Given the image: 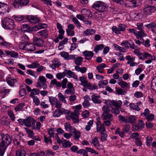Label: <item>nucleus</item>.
<instances>
[{
  "label": "nucleus",
  "mask_w": 156,
  "mask_h": 156,
  "mask_svg": "<svg viewBox=\"0 0 156 156\" xmlns=\"http://www.w3.org/2000/svg\"><path fill=\"white\" fill-rule=\"evenodd\" d=\"M102 110L103 111L101 115V118L102 119L113 120V116L112 114L110 113V109L108 106L104 105L102 107Z\"/></svg>",
  "instance_id": "f257e3e1"
},
{
  "label": "nucleus",
  "mask_w": 156,
  "mask_h": 156,
  "mask_svg": "<svg viewBox=\"0 0 156 156\" xmlns=\"http://www.w3.org/2000/svg\"><path fill=\"white\" fill-rule=\"evenodd\" d=\"M2 26L5 29L12 30L15 26L14 21L9 18H6L3 19L2 21Z\"/></svg>",
  "instance_id": "f03ea898"
},
{
  "label": "nucleus",
  "mask_w": 156,
  "mask_h": 156,
  "mask_svg": "<svg viewBox=\"0 0 156 156\" xmlns=\"http://www.w3.org/2000/svg\"><path fill=\"white\" fill-rule=\"evenodd\" d=\"M2 141L0 142V146L7 147L11 144L12 140L10 136L8 134H1Z\"/></svg>",
  "instance_id": "7ed1b4c3"
},
{
  "label": "nucleus",
  "mask_w": 156,
  "mask_h": 156,
  "mask_svg": "<svg viewBox=\"0 0 156 156\" xmlns=\"http://www.w3.org/2000/svg\"><path fill=\"white\" fill-rule=\"evenodd\" d=\"M93 7L94 8L99 12H103L105 11L107 9L106 4L102 1H98L95 2Z\"/></svg>",
  "instance_id": "20e7f679"
},
{
  "label": "nucleus",
  "mask_w": 156,
  "mask_h": 156,
  "mask_svg": "<svg viewBox=\"0 0 156 156\" xmlns=\"http://www.w3.org/2000/svg\"><path fill=\"white\" fill-rule=\"evenodd\" d=\"M79 79L81 82L80 84L84 87H87V89L90 90L96 89V86L95 85H91L90 83L83 76L80 77Z\"/></svg>",
  "instance_id": "39448f33"
},
{
  "label": "nucleus",
  "mask_w": 156,
  "mask_h": 156,
  "mask_svg": "<svg viewBox=\"0 0 156 156\" xmlns=\"http://www.w3.org/2000/svg\"><path fill=\"white\" fill-rule=\"evenodd\" d=\"M37 87H42L44 90H45L47 87L46 83V79L44 76H40L38 80V82L36 83Z\"/></svg>",
  "instance_id": "423d86ee"
},
{
  "label": "nucleus",
  "mask_w": 156,
  "mask_h": 156,
  "mask_svg": "<svg viewBox=\"0 0 156 156\" xmlns=\"http://www.w3.org/2000/svg\"><path fill=\"white\" fill-rule=\"evenodd\" d=\"M155 10V8L154 6L147 5L143 9L144 15L147 16H150Z\"/></svg>",
  "instance_id": "0eeeda50"
},
{
  "label": "nucleus",
  "mask_w": 156,
  "mask_h": 156,
  "mask_svg": "<svg viewBox=\"0 0 156 156\" xmlns=\"http://www.w3.org/2000/svg\"><path fill=\"white\" fill-rule=\"evenodd\" d=\"M144 126V123L142 120H140L138 122L137 124L133 125L132 126V130L133 131L138 130L143 128Z\"/></svg>",
  "instance_id": "6e6552de"
},
{
  "label": "nucleus",
  "mask_w": 156,
  "mask_h": 156,
  "mask_svg": "<svg viewBox=\"0 0 156 156\" xmlns=\"http://www.w3.org/2000/svg\"><path fill=\"white\" fill-rule=\"evenodd\" d=\"M35 120L31 117H29L25 119L24 125L27 127H30L31 124H34Z\"/></svg>",
  "instance_id": "1a4fd4ad"
},
{
  "label": "nucleus",
  "mask_w": 156,
  "mask_h": 156,
  "mask_svg": "<svg viewBox=\"0 0 156 156\" xmlns=\"http://www.w3.org/2000/svg\"><path fill=\"white\" fill-rule=\"evenodd\" d=\"M91 143L93 144L99 150H102L104 149L103 146L102 145L99 144V141L96 137L94 138L92 140Z\"/></svg>",
  "instance_id": "9d476101"
},
{
  "label": "nucleus",
  "mask_w": 156,
  "mask_h": 156,
  "mask_svg": "<svg viewBox=\"0 0 156 156\" xmlns=\"http://www.w3.org/2000/svg\"><path fill=\"white\" fill-rule=\"evenodd\" d=\"M28 21L31 23L36 24L39 21V19L35 16L29 15L27 16Z\"/></svg>",
  "instance_id": "9b49d317"
},
{
  "label": "nucleus",
  "mask_w": 156,
  "mask_h": 156,
  "mask_svg": "<svg viewBox=\"0 0 156 156\" xmlns=\"http://www.w3.org/2000/svg\"><path fill=\"white\" fill-rule=\"evenodd\" d=\"M60 55L65 60H69L74 59L75 56L73 55H69L68 53L66 51H62L60 53Z\"/></svg>",
  "instance_id": "f8f14e48"
},
{
  "label": "nucleus",
  "mask_w": 156,
  "mask_h": 156,
  "mask_svg": "<svg viewBox=\"0 0 156 156\" xmlns=\"http://www.w3.org/2000/svg\"><path fill=\"white\" fill-rule=\"evenodd\" d=\"M97 131L98 132H100L101 131L102 133L105 132V127L104 124H101L100 121H98L97 123Z\"/></svg>",
  "instance_id": "ddd939ff"
},
{
  "label": "nucleus",
  "mask_w": 156,
  "mask_h": 156,
  "mask_svg": "<svg viewBox=\"0 0 156 156\" xmlns=\"http://www.w3.org/2000/svg\"><path fill=\"white\" fill-rule=\"evenodd\" d=\"M33 42L34 44L38 47H42L43 46L44 41L42 39L36 37L33 38Z\"/></svg>",
  "instance_id": "4468645a"
},
{
  "label": "nucleus",
  "mask_w": 156,
  "mask_h": 156,
  "mask_svg": "<svg viewBox=\"0 0 156 156\" xmlns=\"http://www.w3.org/2000/svg\"><path fill=\"white\" fill-rule=\"evenodd\" d=\"M37 35L43 39L48 37V32L45 30H41L37 33Z\"/></svg>",
  "instance_id": "2eb2a0df"
},
{
  "label": "nucleus",
  "mask_w": 156,
  "mask_h": 156,
  "mask_svg": "<svg viewBox=\"0 0 156 156\" xmlns=\"http://www.w3.org/2000/svg\"><path fill=\"white\" fill-rule=\"evenodd\" d=\"M57 27L59 33L58 34L59 37L62 38L64 36L65 33V31L63 29V26L60 23H57Z\"/></svg>",
  "instance_id": "dca6fc26"
},
{
  "label": "nucleus",
  "mask_w": 156,
  "mask_h": 156,
  "mask_svg": "<svg viewBox=\"0 0 156 156\" xmlns=\"http://www.w3.org/2000/svg\"><path fill=\"white\" fill-rule=\"evenodd\" d=\"M65 73L67 75V76L70 77H72L75 79L77 81L79 80L77 76L72 71L66 70H65Z\"/></svg>",
  "instance_id": "f3484780"
},
{
  "label": "nucleus",
  "mask_w": 156,
  "mask_h": 156,
  "mask_svg": "<svg viewBox=\"0 0 156 156\" xmlns=\"http://www.w3.org/2000/svg\"><path fill=\"white\" fill-rule=\"evenodd\" d=\"M100 96L99 95H93L91 96V100L95 104H100L102 102L101 100L100 99Z\"/></svg>",
  "instance_id": "a211bd4d"
},
{
  "label": "nucleus",
  "mask_w": 156,
  "mask_h": 156,
  "mask_svg": "<svg viewBox=\"0 0 156 156\" xmlns=\"http://www.w3.org/2000/svg\"><path fill=\"white\" fill-rule=\"evenodd\" d=\"M144 26L148 29H151V31L154 33H156V23L151 22L149 24L145 25Z\"/></svg>",
  "instance_id": "6ab92c4d"
},
{
  "label": "nucleus",
  "mask_w": 156,
  "mask_h": 156,
  "mask_svg": "<svg viewBox=\"0 0 156 156\" xmlns=\"http://www.w3.org/2000/svg\"><path fill=\"white\" fill-rule=\"evenodd\" d=\"M65 129L66 131H68L70 132L73 133L75 131L76 128L73 126H71L69 122L66 123L64 125Z\"/></svg>",
  "instance_id": "aec40b11"
},
{
  "label": "nucleus",
  "mask_w": 156,
  "mask_h": 156,
  "mask_svg": "<svg viewBox=\"0 0 156 156\" xmlns=\"http://www.w3.org/2000/svg\"><path fill=\"white\" fill-rule=\"evenodd\" d=\"M83 54L85 56V59L88 60L90 59L94 54L92 51H85L83 52Z\"/></svg>",
  "instance_id": "412c9836"
},
{
  "label": "nucleus",
  "mask_w": 156,
  "mask_h": 156,
  "mask_svg": "<svg viewBox=\"0 0 156 156\" xmlns=\"http://www.w3.org/2000/svg\"><path fill=\"white\" fill-rule=\"evenodd\" d=\"M82 15L85 16V17H90L92 16V14L90 10L85 9H83L81 11Z\"/></svg>",
  "instance_id": "4be33fe9"
},
{
  "label": "nucleus",
  "mask_w": 156,
  "mask_h": 156,
  "mask_svg": "<svg viewBox=\"0 0 156 156\" xmlns=\"http://www.w3.org/2000/svg\"><path fill=\"white\" fill-rule=\"evenodd\" d=\"M111 104L112 105L114 106L116 108H119L121 107L122 102L121 100H120L118 101L112 100L111 103Z\"/></svg>",
  "instance_id": "5701e85b"
},
{
  "label": "nucleus",
  "mask_w": 156,
  "mask_h": 156,
  "mask_svg": "<svg viewBox=\"0 0 156 156\" xmlns=\"http://www.w3.org/2000/svg\"><path fill=\"white\" fill-rule=\"evenodd\" d=\"M96 32L95 30L92 29H88L84 31L83 34L84 36L94 34Z\"/></svg>",
  "instance_id": "b1692460"
},
{
  "label": "nucleus",
  "mask_w": 156,
  "mask_h": 156,
  "mask_svg": "<svg viewBox=\"0 0 156 156\" xmlns=\"http://www.w3.org/2000/svg\"><path fill=\"white\" fill-rule=\"evenodd\" d=\"M106 66V65L105 63H101L97 67L96 69L99 73H103L104 71V69Z\"/></svg>",
  "instance_id": "393cba45"
},
{
  "label": "nucleus",
  "mask_w": 156,
  "mask_h": 156,
  "mask_svg": "<svg viewBox=\"0 0 156 156\" xmlns=\"http://www.w3.org/2000/svg\"><path fill=\"white\" fill-rule=\"evenodd\" d=\"M36 49V47L34 44L32 43H27L26 50L30 52L34 51Z\"/></svg>",
  "instance_id": "a878e982"
},
{
  "label": "nucleus",
  "mask_w": 156,
  "mask_h": 156,
  "mask_svg": "<svg viewBox=\"0 0 156 156\" xmlns=\"http://www.w3.org/2000/svg\"><path fill=\"white\" fill-rule=\"evenodd\" d=\"M5 52L7 55H10L11 57L17 58L19 57L18 53L13 51L6 50Z\"/></svg>",
  "instance_id": "bb28decb"
},
{
  "label": "nucleus",
  "mask_w": 156,
  "mask_h": 156,
  "mask_svg": "<svg viewBox=\"0 0 156 156\" xmlns=\"http://www.w3.org/2000/svg\"><path fill=\"white\" fill-rule=\"evenodd\" d=\"M118 84L122 88H126V90L130 88V83H127L125 81H122L119 82Z\"/></svg>",
  "instance_id": "cd10ccee"
},
{
  "label": "nucleus",
  "mask_w": 156,
  "mask_h": 156,
  "mask_svg": "<svg viewBox=\"0 0 156 156\" xmlns=\"http://www.w3.org/2000/svg\"><path fill=\"white\" fill-rule=\"evenodd\" d=\"M6 80L7 83L10 86H13L14 84L17 81L16 79H14L12 77L8 78Z\"/></svg>",
  "instance_id": "c85d7f7f"
},
{
  "label": "nucleus",
  "mask_w": 156,
  "mask_h": 156,
  "mask_svg": "<svg viewBox=\"0 0 156 156\" xmlns=\"http://www.w3.org/2000/svg\"><path fill=\"white\" fill-rule=\"evenodd\" d=\"M52 62L53 63L50 66L53 69H55L57 67H58L60 65L59 61L56 59H54Z\"/></svg>",
  "instance_id": "c756f323"
},
{
  "label": "nucleus",
  "mask_w": 156,
  "mask_h": 156,
  "mask_svg": "<svg viewBox=\"0 0 156 156\" xmlns=\"http://www.w3.org/2000/svg\"><path fill=\"white\" fill-rule=\"evenodd\" d=\"M9 43L6 41L2 36L0 35V45L4 46H8Z\"/></svg>",
  "instance_id": "7c9ffc66"
},
{
  "label": "nucleus",
  "mask_w": 156,
  "mask_h": 156,
  "mask_svg": "<svg viewBox=\"0 0 156 156\" xmlns=\"http://www.w3.org/2000/svg\"><path fill=\"white\" fill-rule=\"evenodd\" d=\"M136 34L137 35H136L135 36L138 38H142L143 37H145L147 35V34L144 33V30L139 31L137 33L136 32Z\"/></svg>",
  "instance_id": "2f4dec72"
},
{
  "label": "nucleus",
  "mask_w": 156,
  "mask_h": 156,
  "mask_svg": "<svg viewBox=\"0 0 156 156\" xmlns=\"http://www.w3.org/2000/svg\"><path fill=\"white\" fill-rule=\"evenodd\" d=\"M12 6L16 9L22 7L20 0H15L13 3H12Z\"/></svg>",
  "instance_id": "473e14b6"
},
{
  "label": "nucleus",
  "mask_w": 156,
  "mask_h": 156,
  "mask_svg": "<svg viewBox=\"0 0 156 156\" xmlns=\"http://www.w3.org/2000/svg\"><path fill=\"white\" fill-rule=\"evenodd\" d=\"M49 101L52 105H55V104L57 102L58 99L53 96H48Z\"/></svg>",
  "instance_id": "72a5a7b5"
},
{
  "label": "nucleus",
  "mask_w": 156,
  "mask_h": 156,
  "mask_svg": "<svg viewBox=\"0 0 156 156\" xmlns=\"http://www.w3.org/2000/svg\"><path fill=\"white\" fill-rule=\"evenodd\" d=\"M20 95L22 97L26 94V90L24 87L23 84L21 86L19 90Z\"/></svg>",
  "instance_id": "f704fd0d"
},
{
  "label": "nucleus",
  "mask_w": 156,
  "mask_h": 156,
  "mask_svg": "<svg viewBox=\"0 0 156 156\" xmlns=\"http://www.w3.org/2000/svg\"><path fill=\"white\" fill-rule=\"evenodd\" d=\"M62 144L64 147H67L71 146L72 144L70 142L63 138H62Z\"/></svg>",
  "instance_id": "c9c22d12"
},
{
  "label": "nucleus",
  "mask_w": 156,
  "mask_h": 156,
  "mask_svg": "<svg viewBox=\"0 0 156 156\" xmlns=\"http://www.w3.org/2000/svg\"><path fill=\"white\" fill-rule=\"evenodd\" d=\"M26 152L24 150H19L16 153L15 156H26Z\"/></svg>",
  "instance_id": "e433bc0d"
},
{
  "label": "nucleus",
  "mask_w": 156,
  "mask_h": 156,
  "mask_svg": "<svg viewBox=\"0 0 156 156\" xmlns=\"http://www.w3.org/2000/svg\"><path fill=\"white\" fill-rule=\"evenodd\" d=\"M93 122L94 120L93 119L90 120L88 122L87 125L86 126L85 128V129L86 131H89L91 127L93 126Z\"/></svg>",
  "instance_id": "4c0bfd02"
},
{
  "label": "nucleus",
  "mask_w": 156,
  "mask_h": 156,
  "mask_svg": "<svg viewBox=\"0 0 156 156\" xmlns=\"http://www.w3.org/2000/svg\"><path fill=\"white\" fill-rule=\"evenodd\" d=\"M46 26L45 24H39L35 27L33 28V30H34L37 31L40 29L44 28Z\"/></svg>",
  "instance_id": "58836bf2"
},
{
  "label": "nucleus",
  "mask_w": 156,
  "mask_h": 156,
  "mask_svg": "<svg viewBox=\"0 0 156 156\" xmlns=\"http://www.w3.org/2000/svg\"><path fill=\"white\" fill-rule=\"evenodd\" d=\"M30 26L27 24H23L21 27V29L22 31L24 32H28L30 29Z\"/></svg>",
  "instance_id": "ea45409f"
},
{
  "label": "nucleus",
  "mask_w": 156,
  "mask_h": 156,
  "mask_svg": "<svg viewBox=\"0 0 156 156\" xmlns=\"http://www.w3.org/2000/svg\"><path fill=\"white\" fill-rule=\"evenodd\" d=\"M73 133H74L73 139L76 141L78 140L80 136V132L75 129V131H73Z\"/></svg>",
  "instance_id": "a19ab883"
},
{
  "label": "nucleus",
  "mask_w": 156,
  "mask_h": 156,
  "mask_svg": "<svg viewBox=\"0 0 156 156\" xmlns=\"http://www.w3.org/2000/svg\"><path fill=\"white\" fill-rule=\"evenodd\" d=\"M40 90L34 88L32 90L30 94V97L35 96V95H37L39 94Z\"/></svg>",
  "instance_id": "79ce46f5"
},
{
  "label": "nucleus",
  "mask_w": 156,
  "mask_h": 156,
  "mask_svg": "<svg viewBox=\"0 0 156 156\" xmlns=\"http://www.w3.org/2000/svg\"><path fill=\"white\" fill-rule=\"evenodd\" d=\"M104 47V46L103 44H100L98 45H97L94 48V51L96 53H97L99 50H102Z\"/></svg>",
  "instance_id": "37998d69"
},
{
  "label": "nucleus",
  "mask_w": 156,
  "mask_h": 156,
  "mask_svg": "<svg viewBox=\"0 0 156 156\" xmlns=\"http://www.w3.org/2000/svg\"><path fill=\"white\" fill-rule=\"evenodd\" d=\"M129 106L131 109L136 111H139L140 110L138 106L135 104L131 103L130 104Z\"/></svg>",
  "instance_id": "c03bdc74"
},
{
  "label": "nucleus",
  "mask_w": 156,
  "mask_h": 156,
  "mask_svg": "<svg viewBox=\"0 0 156 156\" xmlns=\"http://www.w3.org/2000/svg\"><path fill=\"white\" fill-rule=\"evenodd\" d=\"M119 120V121H122L126 123H127L128 117L126 116H123L120 115L118 116Z\"/></svg>",
  "instance_id": "a18cd8bd"
},
{
  "label": "nucleus",
  "mask_w": 156,
  "mask_h": 156,
  "mask_svg": "<svg viewBox=\"0 0 156 156\" xmlns=\"http://www.w3.org/2000/svg\"><path fill=\"white\" fill-rule=\"evenodd\" d=\"M14 139L13 143L15 145H18L20 144L19 139L20 138V136L18 135H14Z\"/></svg>",
  "instance_id": "49530a36"
},
{
  "label": "nucleus",
  "mask_w": 156,
  "mask_h": 156,
  "mask_svg": "<svg viewBox=\"0 0 156 156\" xmlns=\"http://www.w3.org/2000/svg\"><path fill=\"white\" fill-rule=\"evenodd\" d=\"M72 21L77 27L80 28L81 27L80 23L76 17H73L72 19Z\"/></svg>",
  "instance_id": "de8ad7c7"
},
{
  "label": "nucleus",
  "mask_w": 156,
  "mask_h": 156,
  "mask_svg": "<svg viewBox=\"0 0 156 156\" xmlns=\"http://www.w3.org/2000/svg\"><path fill=\"white\" fill-rule=\"evenodd\" d=\"M113 46L114 48H116L118 51H119L123 53L126 52V50L125 49L119 46L116 44H113Z\"/></svg>",
  "instance_id": "09e8293b"
},
{
  "label": "nucleus",
  "mask_w": 156,
  "mask_h": 156,
  "mask_svg": "<svg viewBox=\"0 0 156 156\" xmlns=\"http://www.w3.org/2000/svg\"><path fill=\"white\" fill-rule=\"evenodd\" d=\"M58 97L59 100L64 103H66L65 97L61 93H59L58 94Z\"/></svg>",
  "instance_id": "8fccbe9b"
},
{
  "label": "nucleus",
  "mask_w": 156,
  "mask_h": 156,
  "mask_svg": "<svg viewBox=\"0 0 156 156\" xmlns=\"http://www.w3.org/2000/svg\"><path fill=\"white\" fill-rule=\"evenodd\" d=\"M71 117L74 123L78 122V117L77 115L75 113H72L71 114Z\"/></svg>",
  "instance_id": "3c124183"
},
{
  "label": "nucleus",
  "mask_w": 156,
  "mask_h": 156,
  "mask_svg": "<svg viewBox=\"0 0 156 156\" xmlns=\"http://www.w3.org/2000/svg\"><path fill=\"white\" fill-rule=\"evenodd\" d=\"M27 43H24L22 41L20 42L19 44V48L21 50H26V46Z\"/></svg>",
  "instance_id": "603ef678"
},
{
  "label": "nucleus",
  "mask_w": 156,
  "mask_h": 156,
  "mask_svg": "<svg viewBox=\"0 0 156 156\" xmlns=\"http://www.w3.org/2000/svg\"><path fill=\"white\" fill-rule=\"evenodd\" d=\"M39 66V64L38 62L35 61L31 64L27 66V67L29 68H37Z\"/></svg>",
  "instance_id": "864d4df0"
},
{
  "label": "nucleus",
  "mask_w": 156,
  "mask_h": 156,
  "mask_svg": "<svg viewBox=\"0 0 156 156\" xmlns=\"http://www.w3.org/2000/svg\"><path fill=\"white\" fill-rule=\"evenodd\" d=\"M24 129L26 131V133L29 137H32L33 136L34 133L32 130H31L27 128H24Z\"/></svg>",
  "instance_id": "5fc2aeb1"
},
{
  "label": "nucleus",
  "mask_w": 156,
  "mask_h": 156,
  "mask_svg": "<svg viewBox=\"0 0 156 156\" xmlns=\"http://www.w3.org/2000/svg\"><path fill=\"white\" fill-rule=\"evenodd\" d=\"M61 115L60 109L55 110L53 113V116L55 117H58Z\"/></svg>",
  "instance_id": "6e6d98bb"
},
{
  "label": "nucleus",
  "mask_w": 156,
  "mask_h": 156,
  "mask_svg": "<svg viewBox=\"0 0 156 156\" xmlns=\"http://www.w3.org/2000/svg\"><path fill=\"white\" fill-rule=\"evenodd\" d=\"M4 6L3 7H2V8L0 9V14H4L6 12V11H7L9 8V6L7 5H4Z\"/></svg>",
  "instance_id": "4d7b16f0"
},
{
  "label": "nucleus",
  "mask_w": 156,
  "mask_h": 156,
  "mask_svg": "<svg viewBox=\"0 0 156 156\" xmlns=\"http://www.w3.org/2000/svg\"><path fill=\"white\" fill-rule=\"evenodd\" d=\"M51 83L53 85H55L57 87H60L62 85L61 83L59 82H57L56 79L52 80Z\"/></svg>",
  "instance_id": "13d9d810"
},
{
  "label": "nucleus",
  "mask_w": 156,
  "mask_h": 156,
  "mask_svg": "<svg viewBox=\"0 0 156 156\" xmlns=\"http://www.w3.org/2000/svg\"><path fill=\"white\" fill-rule=\"evenodd\" d=\"M20 38L22 41L24 43H27L29 40V37L25 34H23Z\"/></svg>",
  "instance_id": "bf43d9fd"
},
{
  "label": "nucleus",
  "mask_w": 156,
  "mask_h": 156,
  "mask_svg": "<svg viewBox=\"0 0 156 156\" xmlns=\"http://www.w3.org/2000/svg\"><path fill=\"white\" fill-rule=\"evenodd\" d=\"M54 129L49 128L48 129V131L49 135V137H54Z\"/></svg>",
  "instance_id": "052dcab7"
},
{
  "label": "nucleus",
  "mask_w": 156,
  "mask_h": 156,
  "mask_svg": "<svg viewBox=\"0 0 156 156\" xmlns=\"http://www.w3.org/2000/svg\"><path fill=\"white\" fill-rule=\"evenodd\" d=\"M24 103H21L17 105L15 108V110L16 111H20L24 106Z\"/></svg>",
  "instance_id": "680f3d73"
},
{
  "label": "nucleus",
  "mask_w": 156,
  "mask_h": 156,
  "mask_svg": "<svg viewBox=\"0 0 156 156\" xmlns=\"http://www.w3.org/2000/svg\"><path fill=\"white\" fill-rule=\"evenodd\" d=\"M129 47L130 48L132 49H135V48H138L137 46L135 45L133 41L131 40H129Z\"/></svg>",
  "instance_id": "e2e57ef3"
},
{
  "label": "nucleus",
  "mask_w": 156,
  "mask_h": 156,
  "mask_svg": "<svg viewBox=\"0 0 156 156\" xmlns=\"http://www.w3.org/2000/svg\"><path fill=\"white\" fill-rule=\"evenodd\" d=\"M31 97L33 98V102L37 106L39 105L40 103V101L37 97L35 96Z\"/></svg>",
  "instance_id": "0e129e2a"
},
{
  "label": "nucleus",
  "mask_w": 156,
  "mask_h": 156,
  "mask_svg": "<svg viewBox=\"0 0 156 156\" xmlns=\"http://www.w3.org/2000/svg\"><path fill=\"white\" fill-rule=\"evenodd\" d=\"M110 111L112 113L115 115L118 114L120 113V111L119 108H118L112 107V108Z\"/></svg>",
  "instance_id": "69168bd1"
},
{
  "label": "nucleus",
  "mask_w": 156,
  "mask_h": 156,
  "mask_svg": "<svg viewBox=\"0 0 156 156\" xmlns=\"http://www.w3.org/2000/svg\"><path fill=\"white\" fill-rule=\"evenodd\" d=\"M83 58L81 57H78L75 60V64L77 65H80L83 61Z\"/></svg>",
  "instance_id": "338daca9"
},
{
  "label": "nucleus",
  "mask_w": 156,
  "mask_h": 156,
  "mask_svg": "<svg viewBox=\"0 0 156 156\" xmlns=\"http://www.w3.org/2000/svg\"><path fill=\"white\" fill-rule=\"evenodd\" d=\"M65 93L67 94H73L75 93L74 88L72 89H66L65 91Z\"/></svg>",
  "instance_id": "774afa93"
}]
</instances>
